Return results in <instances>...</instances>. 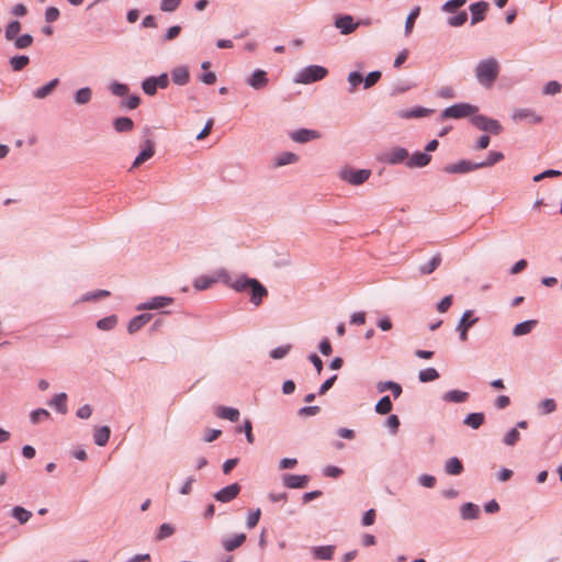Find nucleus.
Segmentation results:
<instances>
[{"label": "nucleus", "mask_w": 562, "mask_h": 562, "mask_svg": "<svg viewBox=\"0 0 562 562\" xmlns=\"http://www.w3.org/2000/svg\"><path fill=\"white\" fill-rule=\"evenodd\" d=\"M49 413L44 408L35 409L31 413L30 418L33 424H38L49 418Z\"/></svg>", "instance_id": "de8ad7c7"}, {"label": "nucleus", "mask_w": 562, "mask_h": 562, "mask_svg": "<svg viewBox=\"0 0 562 562\" xmlns=\"http://www.w3.org/2000/svg\"><path fill=\"white\" fill-rule=\"evenodd\" d=\"M465 0H449L442 5L445 12L453 13L465 4Z\"/></svg>", "instance_id": "603ef678"}, {"label": "nucleus", "mask_w": 562, "mask_h": 562, "mask_svg": "<svg viewBox=\"0 0 562 562\" xmlns=\"http://www.w3.org/2000/svg\"><path fill=\"white\" fill-rule=\"evenodd\" d=\"M290 349V345L278 347L270 352V357L272 359H282L289 353Z\"/></svg>", "instance_id": "13d9d810"}, {"label": "nucleus", "mask_w": 562, "mask_h": 562, "mask_svg": "<svg viewBox=\"0 0 562 562\" xmlns=\"http://www.w3.org/2000/svg\"><path fill=\"white\" fill-rule=\"evenodd\" d=\"M21 31V23L19 21H12L5 29V38L13 41Z\"/></svg>", "instance_id": "c03bdc74"}, {"label": "nucleus", "mask_w": 562, "mask_h": 562, "mask_svg": "<svg viewBox=\"0 0 562 562\" xmlns=\"http://www.w3.org/2000/svg\"><path fill=\"white\" fill-rule=\"evenodd\" d=\"M504 159V155L499 151H491L486 160L477 162L479 169L492 167Z\"/></svg>", "instance_id": "4c0bfd02"}, {"label": "nucleus", "mask_w": 562, "mask_h": 562, "mask_svg": "<svg viewBox=\"0 0 562 562\" xmlns=\"http://www.w3.org/2000/svg\"><path fill=\"white\" fill-rule=\"evenodd\" d=\"M299 160L297 155L293 153H283L277 159V166H285L289 164L296 162Z\"/></svg>", "instance_id": "8fccbe9b"}, {"label": "nucleus", "mask_w": 562, "mask_h": 562, "mask_svg": "<svg viewBox=\"0 0 562 562\" xmlns=\"http://www.w3.org/2000/svg\"><path fill=\"white\" fill-rule=\"evenodd\" d=\"M327 69L322 66H308L300 71L296 81L301 83L315 82L325 78L327 76Z\"/></svg>", "instance_id": "20e7f679"}, {"label": "nucleus", "mask_w": 562, "mask_h": 562, "mask_svg": "<svg viewBox=\"0 0 562 562\" xmlns=\"http://www.w3.org/2000/svg\"><path fill=\"white\" fill-rule=\"evenodd\" d=\"M471 316H472V312L465 311L459 322L458 327H457V329L460 333L461 341H467L469 328L472 327L477 322V318L471 319Z\"/></svg>", "instance_id": "9d476101"}, {"label": "nucleus", "mask_w": 562, "mask_h": 562, "mask_svg": "<svg viewBox=\"0 0 562 562\" xmlns=\"http://www.w3.org/2000/svg\"><path fill=\"white\" fill-rule=\"evenodd\" d=\"M480 513L479 506L472 503H467L461 508V516L463 519H474Z\"/></svg>", "instance_id": "e433bc0d"}, {"label": "nucleus", "mask_w": 562, "mask_h": 562, "mask_svg": "<svg viewBox=\"0 0 562 562\" xmlns=\"http://www.w3.org/2000/svg\"><path fill=\"white\" fill-rule=\"evenodd\" d=\"M218 277L223 283L234 289L235 291L249 292L250 302L255 306H259L262 303L263 299L268 296L267 289L257 279L241 276L235 280H232V278L225 270H221L218 272Z\"/></svg>", "instance_id": "f257e3e1"}, {"label": "nucleus", "mask_w": 562, "mask_h": 562, "mask_svg": "<svg viewBox=\"0 0 562 562\" xmlns=\"http://www.w3.org/2000/svg\"><path fill=\"white\" fill-rule=\"evenodd\" d=\"M342 474V470L340 468L328 465L324 469V475L327 477H338Z\"/></svg>", "instance_id": "774afa93"}, {"label": "nucleus", "mask_w": 562, "mask_h": 562, "mask_svg": "<svg viewBox=\"0 0 562 562\" xmlns=\"http://www.w3.org/2000/svg\"><path fill=\"white\" fill-rule=\"evenodd\" d=\"M30 63V58L27 56H14L10 59V65L14 71H20L24 67H26Z\"/></svg>", "instance_id": "37998d69"}, {"label": "nucleus", "mask_w": 562, "mask_h": 562, "mask_svg": "<svg viewBox=\"0 0 562 562\" xmlns=\"http://www.w3.org/2000/svg\"><path fill=\"white\" fill-rule=\"evenodd\" d=\"M92 97V91L90 88H81L75 94V101L77 104H87L90 102Z\"/></svg>", "instance_id": "58836bf2"}, {"label": "nucleus", "mask_w": 562, "mask_h": 562, "mask_svg": "<svg viewBox=\"0 0 562 562\" xmlns=\"http://www.w3.org/2000/svg\"><path fill=\"white\" fill-rule=\"evenodd\" d=\"M441 263V255L436 254L427 263L419 267V271L422 274H430L432 273Z\"/></svg>", "instance_id": "bb28decb"}, {"label": "nucleus", "mask_w": 562, "mask_h": 562, "mask_svg": "<svg viewBox=\"0 0 562 562\" xmlns=\"http://www.w3.org/2000/svg\"><path fill=\"white\" fill-rule=\"evenodd\" d=\"M142 88L144 92L148 95H154L157 91V86L154 80V77H149L143 81Z\"/></svg>", "instance_id": "5fc2aeb1"}, {"label": "nucleus", "mask_w": 562, "mask_h": 562, "mask_svg": "<svg viewBox=\"0 0 562 562\" xmlns=\"http://www.w3.org/2000/svg\"><path fill=\"white\" fill-rule=\"evenodd\" d=\"M498 71V63L494 58H488L479 63L475 69V75L481 85L491 87L496 80Z\"/></svg>", "instance_id": "f03ea898"}, {"label": "nucleus", "mask_w": 562, "mask_h": 562, "mask_svg": "<svg viewBox=\"0 0 562 562\" xmlns=\"http://www.w3.org/2000/svg\"><path fill=\"white\" fill-rule=\"evenodd\" d=\"M110 90H111V92L113 94L119 95V97H123V95L127 94L128 87L126 85H124V83L113 82L110 86Z\"/></svg>", "instance_id": "6e6d98bb"}, {"label": "nucleus", "mask_w": 562, "mask_h": 562, "mask_svg": "<svg viewBox=\"0 0 562 562\" xmlns=\"http://www.w3.org/2000/svg\"><path fill=\"white\" fill-rule=\"evenodd\" d=\"M58 83H59V80L57 78L50 80L48 83H46L45 86L36 89L33 92L34 98H36V99H44V98H46L48 94H50L53 92V90L58 86Z\"/></svg>", "instance_id": "a878e982"}, {"label": "nucleus", "mask_w": 562, "mask_h": 562, "mask_svg": "<svg viewBox=\"0 0 562 562\" xmlns=\"http://www.w3.org/2000/svg\"><path fill=\"white\" fill-rule=\"evenodd\" d=\"M438 378H439V373L434 368L424 369V370L419 371V373H418L419 381L424 382V383L435 381Z\"/></svg>", "instance_id": "ea45409f"}, {"label": "nucleus", "mask_w": 562, "mask_h": 562, "mask_svg": "<svg viewBox=\"0 0 562 562\" xmlns=\"http://www.w3.org/2000/svg\"><path fill=\"white\" fill-rule=\"evenodd\" d=\"M59 18V10L55 7H49L45 12V20L48 23L55 22Z\"/></svg>", "instance_id": "0e129e2a"}, {"label": "nucleus", "mask_w": 562, "mask_h": 562, "mask_svg": "<svg viewBox=\"0 0 562 562\" xmlns=\"http://www.w3.org/2000/svg\"><path fill=\"white\" fill-rule=\"evenodd\" d=\"M484 418L483 413H472L465 417L464 424L473 429H477L484 423Z\"/></svg>", "instance_id": "f704fd0d"}, {"label": "nucleus", "mask_w": 562, "mask_h": 562, "mask_svg": "<svg viewBox=\"0 0 562 562\" xmlns=\"http://www.w3.org/2000/svg\"><path fill=\"white\" fill-rule=\"evenodd\" d=\"M220 271L221 270H218L213 277L201 276V277L196 278L193 283L194 289L198 291H204V290L210 289L216 282H218V281L222 282V280L218 277Z\"/></svg>", "instance_id": "dca6fc26"}, {"label": "nucleus", "mask_w": 562, "mask_h": 562, "mask_svg": "<svg viewBox=\"0 0 562 562\" xmlns=\"http://www.w3.org/2000/svg\"><path fill=\"white\" fill-rule=\"evenodd\" d=\"M334 551L335 547L333 546L315 547L312 549L313 555L317 560H330Z\"/></svg>", "instance_id": "b1692460"}, {"label": "nucleus", "mask_w": 562, "mask_h": 562, "mask_svg": "<svg viewBox=\"0 0 562 562\" xmlns=\"http://www.w3.org/2000/svg\"><path fill=\"white\" fill-rule=\"evenodd\" d=\"M390 396H383L375 405V412L381 415L389 414L392 411Z\"/></svg>", "instance_id": "79ce46f5"}, {"label": "nucleus", "mask_w": 562, "mask_h": 562, "mask_svg": "<svg viewBox=\"0 0 562 562\" xmlns=\"http://www.w3.org/2000/svg\"><path fill=\"white\" fill-rule=\"evenodd\" d=\"M468 397H469V394L467 392L458 391V390L449 391L443 395V400L446 402H453V403H463L468 400Z\"/></svg>", "instance_id": "72a5a7b5"}, {"label": "nucleus", "mask_w": 562, "mask_h": 562, "mask_svg": "<svg viewBox=\"0 0 562 562\" xmlns=\"http://www.w3.org/2000/svg\"><path fill=\"white\" fill-rule=\"evenodd\" d=\"M149 321H150L149 314H140V315L133 317L127 325L128 333L130 334L136 333Z\"/></svg>", "instance_id": "412c9836"}, {"label": "nucleus", "mask_w": 562, "mask_h": 562, "mask_svg": "<svg viewBox=\"0 0 562 562\" xmlns=\"http://www.w3.org/2000/svg\"><path fill=\"white\" fill-rule=\"evenodd\" d=\"M318 137H319V134L316 131L306 130V128L293 132L291 134V138L297 143H307V142H310L312 139H316Z\"/></svg>", "instance_id": "a211bd4d"}, {"label": "nucleus", "mask_w": 562, "mask_h": 562, "mask_svg": "<svg viewBox=\"0 0 562 562\" xmlns=\"http://www.w3.org/2000/svg\"><path fill=\"white\" fill-rule=\"evenodd\" d=\"M114 128L119 133L131 132L134 127V122L130 117H117L113 122Z\"/></svg>", "instance_id": "c756f323"}, {"label": "nucleus", "mask_w": 562, "mask_h": 562, "mask_svg": "<svg viewBox=\"0 0 562 562\" xmlns=\"http://www.w3.org/2000/svg\"><path fill=\"white\" fill-rule=\"evenodd\" d=\"M381 78V72L380 71H372L370 72L366 79L363 80L364 81V88L368 89V88H371L372 86H374Z\"/></svg>", "instance_id": "680f3d73"}, {"label": "nucleus", "mask_w": 562, "mask_h": 562, "mask_svg": "<svg viewBox=\"0 0 562 562\" xmlns=\"http://www.w3.org/2000/svg\"><path fill=\"white\" fill-rule=\"evenodd\" d=\"M283 483L289 488H303L308 483V476H306V475H295V474H285L283 476Z\"/></svg>", "instance_id": "2eb2a0df"}, {"label": "nucleus", "mask_w": 562, "mask_h": 562, "mask_svg": "<svg viewBox=\"0 0 562 562\" xmlns=\"http://www.w3.org/2000/svg\"><path fill=\"white\" fill-rule=\"evenodd\" d=\"M471 122L481 131L490 132L495 135H498L502 132V126L498 121L484 115H475L471 119Z\"/></svg>", "instance_id": "39448f33"}, {"label": "nucleus", "mask_w": 562, "mask_h": 562, "mask_svg": "<svg viewBox=\"0 0 562 562\" xmlns=\"http://www.w3.org/2000/svg\"><path fill=\"white\" fill-rule=\"evenodd\" d=\"M155 154V143L151 139H147L145 142V147L139 153V155L135 158L133 162V168L139 167L142 164L150 159Z\"/></svg>", "instance_id": "f8f14e48"}, {"label": "nucleus", "mask_w": 562, "mask_h": 562, "mask_svg": "<svg viewBox=\"0 0 562 562\" xmlns=\"http://www.w3.org/2000/svg\"><path fill=\"white\" fill-rule=\"evenodd\" d=\"M431 112L432 111L429 110V109L416 108V109L411 110V111H401L400 112V116L402 119L423 117V116L429 115Z\"/></svg>", "instance_id": "c9c22d12"}, {"label": "nucleus", "mask_w": 562, "mask_h": 562, "mask_svg": "<svg viewBox=\"0 0 562 562\" xmlns=\"http://www.w3.org/2000/svg\"><path fill=\"white\" fill-rule=\"evenodd\" d=\"M376 387L380 393L391 391L395 398H397L402 394V386L395 382H380Z\"/></svg>", "instance_id": "cd10ccee"}, {"label": "nucleus", "mask_w": 562, "mask_h": 562, "mask_svg": "<svg viewBox=\"0 0 562 562\" xmlns=\"http://www.w3.org/2000/svg\"><path fill=\"white\" fill-rule=\"evenodd\" d=\"M488 3L485 1H479L470 5L471 11V24L474 25L485 19V14L488 10Z\"/></svg>", "instance_id": "6e6552de"}, {"label": "nucleus", "mask_w": 562, "mask_h": 562, "mask_svg": "<svg viewBox=\"0 0 562 562\" xmlns=\"http://www.w3.org/2000/svg\"><path fill=\"white\" fill-rule=\"evenodd\" d=\"M479 169L477 162L473 164L468 160H461L457 164L448 165L443 168L447 173H467Z\"/></svg>", "instance_id": "1a4fd4ad"}, {"label": "nucleus", "mask_w": 562, "mask_h": 562, "mask_svg": "<svg viewBox=\"0 0 562 562\" xmlns=\"http://www.w3.org/2000/svg\"><path fill=\"white\" fill-rule=\"evenodd\" d=\"M514 121H522L530 120L532 123H540L542 121L541 116L537 115L533 111L529 109H519L514 111L513 113Z\"/></svg>", "instance_id": "aec40b11"}, {"label": "nucleus", "mask_w": 562, "mask_h": 562, "mask_svg": "<svg viewBox=\"0 0 562 562\" xmlns=\"http://www.w3.org/2000/svg\"><path fill=\"white\" fill-rule=\"evenodd\" d=\"M171 79L176 85H179V86L187 85L190 79L189 69L184 66L175 68L171 71Z\"/></svg>", "instance_id": "6ab92c4d"}, {"label": "nucleus", "mask_w": 562, "mask_h": 562, "mask_svg": "<svg viewBox=\"0 0 562 562\" xmlns=\"http://www.w3.org/2000/svg\"><path fill=\"white\" fill-rule=\"evenodd\" d=\"M13 41H14V46L18 49H23V48H27L32 45L33 37L30 34H24L21 36H16Z\"/></svg>", "instance_id": "49530a36"}, {"label": "nucleus", "mask_w": 562, "mask_h": 562, "mask_svg": "<svg viewBox=\"0 0 562 562\" xmlns=\"http://www.w3.org/2000/svg\"><path fill=\"white\" fill-rule=\"evenodd\" d=\"M477 108L469 103H459L443 110L442 119H462L474 114Z\"/></svg>", "instance_id": "7ed1b4c3"}, {"label": "nucleus", "mask_w": 562, "mask_h": 562, "mask_svg": "<svg viewBox=\"0 0 562 562\" xmlns=\"http://www.w3.org/2000/svg\"><path fill=\"white\" fill-rule=\"evenodd\" d=\"M260 515H261L260 509H257V510L250 513L247 518V527L250 529L255 528L259 522Z\"/></svg>", "instance_id": "e2e57ef3"}, {"label": "nucleus", "mask_w": 562, "mask_h": 562, "mask_svg": "<svg viewBox=\"0 0 562 562\" xmlns=\"http://www.w3.org/2000/svg\"><path fill=\"white\" fill-rule=\"evenodd\" d=\"M463 471L462 462L457 458H450L446 462V472L450 475H459Z\"/></svg>", "instance_id": "7c9ffc66"}, {"label": "nucleus", "mask_w": 562, "mask_h": 562, "mask_svg": "<svg viewBox=\"0 0 562 562\" xmlns=\"http://www.w3.org/2000/svg\"><path fill=\"white\" fill-rule=\"evenodd\" d=\"M117 323V318L114 315L101 318L98 321L97 326L101 330H110L112 329Z\"/></svg>", "instance_id": "a18cd8bd"}, {"label": "nucleus", "mask_w": 562, "mask_h": 562, "mask_svg": "<svg viewBox=\"0 0 562 562\" xmlns=\"http://www.w3.org/2000/svg\"><path fill=\"white\" fill-rule=\"evenodd\" d=\"M173 532H175V528L171 525L162 524L159 527V530H158V533H157V539L158 540H162V539H165L167 537H170Z\"/></svg>", "instance_id": "4d7b16f0"}, {"label": "nucleus", "mask_w": 562, "mask_h": 562, "mask_svg": "<svg viewBox=\"0 0 562 562\" xmlns=\"http://www.w3.org/2000/svg\"><path fill=\"white\" fill-rule=\"evenodd\" d=\"M268 82L267 74L263 70H256L248 79V85L255 89L263 88Z\"/></svg>", "instance_id": "4be33fe9"}, {"label": "nucleus", "mask_w": 562, "mask_h": 562, "mask_svg": "<svg viewBox=\"0 0 562 562\" xmlns=\"http://www.w3.org/2000/svg\"><path fill=\"white\" fill-rule=\"evenodd\" d=\"M172 302H173V299L169 297V296H155L150 301L139 304L137 306V310L138 311L159 310V308L170 305Z\"/></svg>", "instance_id": "0eeeda50"}, {"label": "nucleus", "mask_w": 562, "mask_h": 562, "mask_svg": "<svg viewBox=\"0 0 562 562\" xmlns=\"http://www.w3.org/2000/svg\"><path fill=\"white\" fill-rule=\"evenodd\" d=\"M240 492V486L237 483L228 485L222 490H220L215 494V499L222 503H227L234 499Z\"/></svg>", "instance_id": "9b49d317"}, {"label": "nucleus", "mask_w": 562, "mask_h": 562, "mask_svg": "<svg viewBox=\"0 0 562 562\" xmlns=\"http://www.w3.org/2000/svg\"><path fill=\"white\" fill-rule=\"evenodd\" d=\"M348 81L351 86L350 92H353L356 87H358L363 81V78L361 74L355 71L349 74Z\"/></svg>", "instance_id": "052dcab7"}, {"label": "nucleus", "mask_w": 562, "mask_h": 562, "mask_svg": "<svg viewBox=\"0 0 562 562\" xmlns=\"http://www.w3.org/2000/svg\"><path fill=\"white\" fill-rule=\"evenodd\" d=\"M431 160V156L426 153H415L406 160V166L408 168H422L427 166Z\"/></svg>", "instance_id": "4468645a"}, {"label": "nucleus", "mask_w": 562, "mask_h": 562, "mask_svg": "<svg viewBox=\"0 0 562 562\" xmlns=\"http://www.w3.org/2000/svg\"><path fill=\"white\" fill-rule=\"evenodd\" d=\"M49 405L55 407V409L57 412H59L60 414H66L67 413V394L66 393L56 394L49 402Z\"/></svg>", "instance_id": "393cba45"}, {"label": "nucleus", "mask_w": 562, "mask_h": 562, "mask_svg": "<svg viewBox=\"0 0 562 562\" xmlns=\"http://www.w3.org/2000/svg\"><path fill=\"white\" fill-rule=\"evenodd\" d=\"M182 0H161L160 10L164 12H173L176 11Z\"/></svg>", "instance_id": "864d4df0"}, {"label": "nucleus", "mask_w": 562, "mask_h": 562, "mask_svg": "<svg viewBox=\"0 0 562 562\" xmlns=\"http://www.w3.org/2000/svg\"><path fill=\"white\" fill-rule=\"evenodd\" d=\"M245 540H246V535L239 533V535L234 536L231 539H225L223 541V547L225 548L226 551H233V550L237 549L238 547H240L245 542Z\"/></svg>", "instance_id": "2f4dec72"}, {"label": "nucleus", "mask_w": 562, "mask_h": 562, "mask_svg": "<svg viewBox=\"0 0 562 562\" xmlns=\"http://www.w3.org/2000/svg\"><path fill=\"white\" fill-rule=\"evenodd\" d=\"M335 25L340 30L342 34L352 33L358 26V24L353 22V19L350 15H345L337 19Z\"/></svg>", "instance_id": "f3484780"}, {"label": "nucleus", "mask_w": 562, "mask_h": 562, "mask_svg": "<svg viewBox=\"0 0 562 562\" xmlns=\"http://www.w3.org/2000/svg\"><path fill=\"white\" fill-rule=\"evenodd\" d=\"M468 21V13L465 11L459 12L457 15L448 19V24L453 27L463 25Z\"/></svg>", "instance_id": "09e8293b"}, {"label": "nucleus", "mask_w": 562, "mask_h": 562, "mask_svg": "<svg viewBox=\"0 0 562 562\" xmlns=\"http://www.w3.org/2000/svg\"><path fill=\"white\" fill-rule=\"evenodd\" d=\"M110 434L111 430L108 426L97 428L93 435L94 442L100 447L105 446L106 442L109 441Z\"/></svg>", "instance_id": "c85d7f7f"}, {"label": "nucleus", "mask_w": 562, "mask_h": 562, "mask_svg": "<svg viewBox=\"0 0 562 562\" xmlns=\"http://www.w3.org/2000/svg\"><path fill=\"white\" fill-rule=\"evenodd\" d=\"M12 516L18 519L21 524H25L32 517V513L23 507L15 506L12 509Z\"/></svg>", "instance_id": "a19ab883"}, {"label": "nucleus", "mask_w": 562, "mask_h": 562, "mask_svg": "<svg viewBox=\"0 0 562 562\" xmlns=\"http://www.w3.org/2000/svg\"><path fill=\"white\" fill-rule=\"evenodd\" d=\"M370 175H371V172L366 169H361V170L345 169L340 173L341 179H344L345 181H347L351 184H355V186H359V184H362L363 182H366L369 179Z\"/></svg>", "instance_id": "423d86ee"}, {"label": "nucleus", "mask_w": 562, "mask_h": 562, "mask_svg": "<svg viewBox=\"0 0 562 562\" xmlns=\"http://www.w3.org/2000/svg\"><path fill=\"white\" fill-rule=\"evenodd\" d=\"M408 158V151L405 148L402 147H395L392 148L386 155H385V161L392 165L406 162Z\"/></svg>", "instance_id": "ddd939ff"}, {"label": "nucleus", "mask_w": 562, "mask_h": 562, "mask_svg": "<svg viewBox=\"0 0 562 562\" xmlns=\"http://www.w3.org/2000/svg\"><path fill=\"white\" fill-rule=\"evenodd\" d=\"M217 417L222 419H228L231 422H237L239 418V411L233 407L220 406L216 409Z\"/></svg>", "instance_id": "5701e85b"}, {"label": "nucleus", "mask_w": 562, "mask_h": 562, "mask_svg": "<svg viewBox=\"0 0 562 562\" xmlns=\"http://www.w3.org/2000/svg\"><path fill=\"white\" fill-rule=\"evenodd\" d=\"M519 431L514 428L504 437V443L507 446H514L519 440Z\"/></svg>", "instance_id": "bf43d9fd"}, {"label": "nucleus", "mask_w": 562, "mask_h": 562, "mask_svg": "<svg viewBox=\"0 0 562 562\" xmlns=\"http://www.w3.org/2000/svg\"><path fill=\"white\" fill-rule=\"evenodd\" d=\"M540 406L543 414H550L554 412L557 408V404L552 398L544 400L543 402H541Z\"/></svg>", "instance_id": "69168bd1"}, {"label": "nucleus", "mask_w": 562, "mask_h": 562, "mask_svg": "<svg viewBox=\"0 0 562 562\" xmlns=\"http://www.w3.org/2000/svg\"><path fill=\"white\" fill-rule=\"evenodd\" d=\"M419 14V8L414 9L407 16L405 22V33L406 35H409L413 31L415 21Z\"/></svg>", "instance_id": "3c124183"}, {"label": "nucleus", "mask_w": 562, "mask_h": 562, "mask_svg": "<svg viewBox=\"0 0 562 562\" xmlns=\"http://www.w3.org/2000/svg\"><path fill=\"white\" fill-rule=\"evenodd\" d=\"M452 304V295L445 296L437 305V310L440 313H446Z\"/></svg>", "instance_id": "338daca9"}, {"label": "nucleus", "mask_w": 562, "mask_h": 562, "mask_svg": "<svg viewBox=\"0 0 562 562\" xmlns=\"http://www.w3.org/2000/svg\"><path fill=\"white\" fill-rule=\"evenodd\" d=\"M537 321H526L517 324L513 329L514 336H522L529 334L536 326Z\"/></svg>", "instance_id": "473e14b6"}]
</instances>
